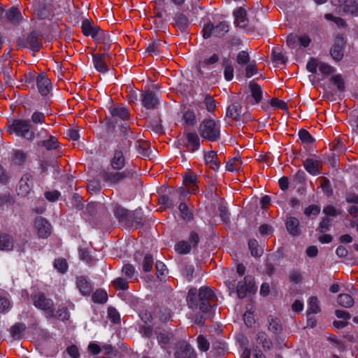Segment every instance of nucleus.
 I'll use <instances>...</instances> for the list:
<instances>
[{
  "mask_svg": "<svg viewBox=\"0 0 358 358\" xmlns=\"http://www.w3.org/2000/svg\"><path fill=\"white\" fill-rule=\"evenodd\" d=\"M217 298L212 289L201 287L199 290L192 288L187 296V302L189 308H199L203 313H212L217 306Z\"/></svg>",
  "mask_w": 358,
  "mask_h": 358,
  "instance_id": "nucleus-1",
  "label": "nucleus"
},
{
  "mask_svg": "<svg viewBox=\"0 0 358 358\" xmlns=\"http://www.w3.org/2000/svg\"><path fill=\"white\" fill-rule=\"evenodd\" d=\"M199 131L203 138L210 141H216L220 136V125L213 120H204L200 124Z\"/></svg>",
  "mask_w": 358,
  "mask_h": 358,
  "instance_id": "nucleus-2",
  "label": "nucleus"
},
{
  "mask_svg": "<svg viewBox=\"0 0 358 358\" xmlns=\"http://www.w3.org/2000/svg\"><path fill=\"white\" fill-rule=\"evenodd\" d=\"M103 180L114 186L126 180L127 179L137 178L138 174L133 169H127L122 172H104L102 175Z\"/></svg>",
  "mask_w": 358,
  "mask_h": 358,
  "instance_id": "nucleus-3",
  "label": "nucleus"
},
{
  "mask_svg": "<svg viewBox=\"0 0 358 358\" xmlns=\"http://www.w3.org/2000/svg\"><path fill=\"white\" fill-rule=\"evenodd\" d=\"M10 132H14L17 136L29 141H32L35 137L34 132L31 130L30 122L25 120H15L10 126Z\"/></svg>",
  "mask_w": 358,
  "mask_h": 358,
  "instance_id": "nucleus-4",
  "label": "nucleus"
},
{
  "mask_svg": "<svg viewBox=\"0 0 358 358\" xmlns=\"http://www.w3.org/2000/svg\"><path fill=\"white\" fill-rule=\"evenodd\" d=\"M131 145V141L124 139L122 144L118 145V148L114 152L113 156L110 159V166L113 169L120 171L125 166L124 153Z\"/></svg>",
  "mask_w": 358,
  "mask_h": 358,
  "instance_id": "nucleus-5",
  "label": "nucleus"
},
{
  "mask_svg": "<svg viewBox=\"0 0 358 358\" xmlns=\"http://www.w3.org/2000/svg\"><path fill=\"white\" fill-rule=\"evenodd\" d=\"M34 305L45 312L48 318L55 316L54 302L51 299L47 298L44 294H38L34 296Z\"/></svg>",
  "mask_w": 358,
  "mask_h": 358,
  "instance_id": "nucleus-6",
  "label": "nucleus"
},
{
  "mask_svg": "<svg viewBox=\"0 0 358 358\" xmlns=\"http://www.w3.org/2000/svg\"><path fill=\"white\" fill-rule=\"evenodd\" d=\"M229 30V25L226 21L220 22L216 25L211 22L206 24L203 29V36L208 38L211 35L217 37H222Z\"/></svg>",
  "mask_w": 358,
  "mask_h": 358,
  "instance_id": "nucleus-7",
  "label": "nucleus"
},
{
  "mask_svg": "<svg viewBox=\"0 0 358 358\" xmlns=\"http://www.w3.org/2000/svg\"><path fill=\"white\" fill-rule=\"evenodd\" d=\"M114 214L120 223L126 227H133L136 224V227L140 222L135 220L134 213L129 211L118 204L114 206Z\"/></svg>",
  "mask_w": 358,
  "mask_h": 358,
  "instance_id": "nucleus-8",
  "label": "nucleus"
},
{
  "mask_svg": "<svg viewBox=\"0 0 358 358\" xmlns=\"http://www.w3.org/2000/svg\"><path fill=\"white\" fill-rule=\"evenodd\" d=\"M199 234L195 231H191L189 241H180L175 245V250L180 255L190 253L192 248H195L199 243Z\"/></svg>",
  "mask_w": 358,
  "mask_h": 358,
  "instance_id": "nucleus-9",
  "label": "nucleus"
},
{
  "mask_svg": "<svg viewBox=\"0 0 358 358\" xmlns=\"http://www.w3.org/2000/svg\"><path fill=\"white\" fill-rule=\"evenodd\" d=\"M82 32L85 36H91L92 38L101 41L105 40L108 34H106L98 26L92 24L89 20H85L82 22Z\"/></svg>",
  "mask_w": 358,
  "mask_h": 358,
  "instance_id": "nucleus-10",
  "label": "nucleus"
},
{
  "mask_svg": "<svg viewBox=\"0 0 358 358\" xmlns=\"http://www.w3.org/2000/svg\"><path fill=\"white\" fill-rule=\"evenodd\" d=\"M17 45L20 47H28L34 52H38L42 47V36L37 31L29 33L26 38V45L19 39L17 41Z\"/></svg>",
  "mask_w": 358,
  "mask_h": 358,
  "instance_id": "nucleus-11",
  "label": "nucleus"
},
{
  "mask_svg": "<svg viewBox=\"0 0 358 358\" xmlns=\"http://www.w3.org/2000/svg\"><path fill=\"white\" fill-rule=\"evenodd\" d=\"M331 3L338 6L343 13L358 16V0H331Z\"/></svg>",
  "mask_w": 358,
  "mask_h": 358,
  "instance_id": "nucleus-12",
  "label": "nucleus"
},
{
  "mask_svg": "<svg viewBox=\"0 0 358 358\" xmlns=\"http://www.w3.org/2000/svg\"><path fill=\"white\" fill-rule=\"evenodd\" d=\"M33 187V176L30 173L24 174L19 182L17 194L22 196H26Z\"/></svg>",
  "mask_w": 358,
  "mask_h": 358,
  "instance_id": "nucleus-13",
  "label": "nucleus"
},
{
  "mask_svg": "<svg viewBox=\"0 0 358 358\" xmlns=\"http://www.w3.org/2000/svg\"><path fill=\"white\" fill-rule=\"evenodd\" d=\"M34 226L40 238H46L51 234L50 224L42 217H38L34 222Z\"/></svg>",
  "mask_w": 358,
  "mask_h": 358,
  "instance_id": "nucleus-14",
  "label": "nucleus"
},
{
  "mask_svg": "<svg viewBox=\"0 0 358 358\" xmlns=\"http://www.w3.org/2000/svg\"><path fill=\"white\" fill-rule=\"evenodd\" d=\"M254 289V282L251 277L245 276L243 281L238 282L236 286V292L238 298L243 299L248 292H252Z\"/></svg>",
  "mask_w": 358,
  "mask_h": 358,
  "instance_id": "nucleus-15",
  "label": "nucleus"
},
{
  "mask_svg": "<svg viewBox=\"0 0 358 358\" xmlns=\"http://www.w3.org/2000/svg\"><path fill=\"white\" fill-rule=\"evenodd\" d=\"M185 136L186 140L185 146L188 151L194 152L199 149L200 138L196 132H187Z\"/></svg>",
  "mask_w": 358,
  "mask_h": 358,
  "instance_id": "nucleus-16",
  "label": "nucleus"
},
{
  "mask_svg": "<svg viewBox=\"0 0 358 358\" xmlns=\"http://www.w3.org/2000/svg\"><path fill=\"white\" fill-rule=\"evenodd\" d=\"M93 63L95 69L101 73H106L108 71L106 62L109 57L107 52L93 55Z\"/></svg>",
  "mask_w": 358,
  "mask_h": 358,
  "instance_id": "nucleus-17",
  "label": "nucleus"
},
{
  "mask_svg": "<svg viewBox=\"0 0 358 358\" xmlns=\"http://www.w3.org/2000/svg\"><path fill=\"white\" fill-rule=\"evenodd\" d=\"M143 106L148 110L154 109L158 104L159 100L156 95L151 91H145L141 94Z\"/></svg>",
  "mask_w": 358,
  "mask_h": 358,
  "instance_id": "nucleus-18",
  "label": "nucleus"
},
{
  "mask_svg": "<svg viewBox=\"0 0 358 358\" xmlns=\"http://www.w3.org/2000/svg\"><path fill=\"white\" fill-rule=\"evenodd\" d=\"M76 287L83 296L90 295L93 289L92 283L83 275L76 278Z\"/></svg>",
  "mask_w": 358,
  "mask_h": 358,
  "instance_id": "nucleus-19",
  "label": "nucleus"
},
{
  "mask_svg": "<svg viewBox=\"0 0 358 358\" xmlns=\"http://www.w3.org/2000/svg\"><path fill=\"white\" fill-rule=\"evenodd\" d=\"M197 176L192 172H186L183 176V183L191 194H196L198 189Z\"/></svg>",
  "mask_w": 358,
  "mask_h": 358,
  "instance_id": "nucleus-20",
  "label": "nucleus"
},
{
  "mask_svg": "<svg viewBox=\"0 0 358 358\" xmlns=\"http://www.w3.org/2000/svg\"><path fill=\"white\" fill-rule=\"evenodd\" d=\"M344 40L342 37H337L334 44L331 48V55L335 61H340L343 57Z\"/></svg>",
  "mask_w": 358,
  "mask_h": 358,
  "instance_id": "nucleus-21",
  "label": "nucleus"
},
{
  "mask_svg": "<svg viewBox=\"0 0 358 358\" xmlns=\"http://www.w3.org/2000/svg\"><path fill=\"white\" fill-rule=\"evenodd\" d=\"M38 92L43 96L47 95L51 89V82L45 75L40 74L36 78Z\"/></svg>",
  "mask_w": 358,
  "mask_h": 358,
  "instance_id": "nucleus-22",
  "label": "nucleus"
},
{
  "mask_svg": "<svg viewBox=\"0 0 358 358\" xmlns=\"http://www.w3.org/2000/svg\"><path fill=\"white\" fill-rule=\"evenodd\" d=\"M176 358H196L194 349L188 344L180 345L175 352Z\"/></svg>",
  "mask_w": 358,
  "mask_h": 358,
  "instance_id": "nucleus-23",
  "label": "nucleus"
},
{
  "mask_svg": "<svg viewBox=\"0 0 358 358\" xmlns=\"http://www.w3.org/2000/svg\"><path fill=\"white\" fill-rule=\"evenodd\" d=\"M189 23L187 16L183 13H176L173 18L172 24L174 27L180 29L181 31H185L187 29Z\"/></svg>",
  "mask_w": 358,
  "mask_h": 358,
  "instance_id": "nucleus-24",
  "label": "nucleus"
},
{
  "mask_svg": "<svg viewBox=\"0 0 358 358\" xmlns=\"http://www.w3.org/2000/svg\"><path fill=\"white\" fill-rule=\"evenodd\" d=\"M285 224L287 230L291 235L296 236L301 234L300 224L297 218L294 217H288Z\"/></svg>",
  "mask_w": 358,
  "mask_h": 358,
  "instance_id": "nucleus-25",
  "label": "nucleus"
},
{
  "mask_svg": "<svg viewBox=\"0 0 358 358\" xmlns=\"http://www.w3.org/2000/svg\"><path fill=\"white\" fill-rule=\"evenodd\" d=\"M304 169L307 172L313 176H316L320 173L321 164L319 161L313 159H306L303 162Z\"/></svg>",
  "mask_w": 358,
  "mask_h": 358,
  "instance_id": "nucleus-26",
  "label": "nucleus"
},
{
  "mask_svg": "<svg viewBox=\"0 0 358 358\" xmlns=\"http://www.w3.org/2000/svg\"><path fill=\"white\" fill-rule=\"evenodd\" d=\"M226 115L227 117L231 118L233 120H241V106L237 102L231 103L227 109Z\"/></svg>",
  "mask_w": 358,
  "mask_h": 358,
  "instance_id": "nucleus-27",
  "label": "nucleus"
},
{
  "mask_svg": "<svg viewBox=\"0 0 358 358\" xmlns=\"http://www.w3.org/2000/svg\"><path fill=\"white\" fill-rule=\"evenodd\" d=\"M204 160L206 164L214 171H217L220 168V162L217 161V155L215 152L210 151L205 153Z\"/></svg>",
  "mask_w": 358,
  "mask_h": 358,
  "instance_id": "nucleus-28",
  "label": "nucleus"
},
{
  "mask_svg": "<svg viewBox=\"0 0 358 358\" xmlns=\"http://www.w3.org/2000/svg\"><path fill=\"white\" fill-rule=\"evenodd\" d=\"M235 16V23L240 27H245L248 24V19L246 17V10L242 8H238L234 12Z\"/></svg>",
  "mask_w": 358,
  "mask_h": 358,
  "instance_id": "nucleus-29",
  "label": "nucleus"
},
{
  "mask_svg": "<svg viewBox=\"0 0 358 358\" xmlns=\"http://www.w3.org/2000/svg\"><path fill=\"white\" fill-rule=\"evenodd\" d=\"M38 145L45 147L46 150H50L57 149L59 147V143L56 137L49 136L48 139L38 141Z\"/></svg>",
  "mask_w": 358,
  "mask_h": 358,
  "instance_id": "nucleus-30",
  "label": "nucleus"
},
{
  "mask_svg": "<svg viewBox=\"0 0 358 358\" xmlns=\"http://www.w3.org/2000/svg\"><path fill=\"white\" fill-rule=\"evenodd\" d=\"M6 16L7 20L13 24H17L22 20L20 11L16 8H11L8 10Z\"/></svg>",
  "mask_w": 358,
  "mask_h": 358,
  "instance_id": "nucleus-31",
  "label": "nucleus"
},
{
  "mask_svg": "<svg viewBox=\"0 0 358 358\" xmlns=\"http://www.w3.org/2000/svg\"><path fill=\"white\" fill-rule=\"evenodd\" d=\"M13 248V241L10 236L8 234L0 235V250H10Z\"/></svg>",
  "mask_w": 358,
  "mask_h": 358,
  "instance_id": "nucleus-32",
  "label": "nucleus"
},
{
  "mask_svg": "<svg viewBox=\"0 0 358 358\" xmlns=\"http://www.w3.org/2000/svg\"><path fill=\"white\" fill-rule=\"evenodd\" d=\"M250 89L251 95L255 100V103H259L262 99V90L260 86L255 83H251L250 84Z\"/></svg>",
  "mask_w": 358,
  "mask_h": 358,
  "instance_id": "nucleus-33",
  "label": "nucleus"
},
{
  "mask_svg": "<svg viewBox=\"0 0 358 358\" xmlns=\"http://www.w3.org/2000/svg\"><path fill=\"white\" fill-rule=\"evenodd\" d=\"M27 329V327L23 323H16L11 327L10 333L14 339H19L21 338L23 332Z\"/></svg>",
  "mask_w": 358,
  "mask_h": 358,
  "instance_id": "nucleus-34",
  "label": "nucleus"
},
{
  "mask_svg": "<svg viewBox=\"0 0 358 358\" xmlns=\"http://www.w3.org/2000/svg\"><path fill=\"white\" fill-rule=\"evenodd\" d=\"M337 301L338 304L345 308H350L354 304L353 298L348 294H341L338 295Z\"/></svg>",
  "mask_w": 358,
  "mask_h": 358,
  "instance_id": "nucleus-35",
  "label": "nucleus"
},
{
  "mask_svg": "<svg viewBox=\"0 0 358 358\" xmlns=\"http://www.w3.org/2000/svg\"><path fill=\"white\" fill-rule=\"evenodd\" d=\"M268 330L274 334H279L282 330L280 321L277 318L271 317L269 320Z\"/></svg>",
  "mask_w": 358,
  "mask_h": 358,
  "instance_id": "nucleus-36",
  "label": "nucleus"
},
{
  "mask_svg": "<svg viewBox=\"0 0 358 358\" xmlns=\"http://www.w3.org/2000/svg\"><path fill=\"white\" fill-rule=\"evenodd\" d=\"M180 216L184 220L190 221L193 218V215L189 207L185 203H180L178 206Z\"/></svg>",
  "mask_w": 358,
  "mask_h": 358,
  "instance_id": "nucleus-37",
  "label": "nucleus"
},
{
  "mask_svg": "<svg viewBox=\"0 0 358 358\" xmlns=\"http://www.w3.org/2000/svg\"><path fill=\"white\" fill-rule=\"evenodd\" d=\"M92 299L95 303H104L107 301L108 294L104 290L97 289L92 294Z\"/></svg>",
  "mask_w": 358,
  "mask_h": 358,
  "instance_id": "nucleus-38",
  "label": "nucleus"
},
{
  "mask_svg": "<svg viewBox=\"0 0 358 358\" xmlns=\"http://www.w3.org/2000/svg\"><path fill=\"white\" fill-rule=\"evenodd\" d=\"M248 246L253 257H260L263 254V250L259 246L258 242L255 239L250 240Z\"/></svg>",
  "mask_w": 358,
  "mask_h": 358,
  "instance_id": "nucleus-39",
  "label": "nucleus"
},
{
  "mask_svg": "<svg viewBox=\"0 0 358 358\" xmlns=\"http://www.w3.org/2000/svg\"><path fill=\"white\" fill-rule=\"evenodd\" d=\"M224 68V76L227 81H230L234 78V68L229 60H224L222 63Z\"/></svg>",
  "mask_w": 358,
  "mask_h": 358,
  "instance_id": "nucleus-40",
  "label": "nucleus"
},
{
  "mask_svg": "<svg viewBox=\"0 0 358 358\" xmlns=\"http://www.w3.org/2000/svg\"><path fill=\"white\" fill-rule=\"evenodd\" d=\"M241 159L240 158L235 157L227 162L226 169L229 171H238L241 168Z\"/></svg>",
  "mask_w": 358,
  "mask_h": 358,
  "instance_id": "nucleus-41",
  "label": "nucleus"
},
{
  "mask_svg": "<svg viewBox=\"0 0 358 358\" xmlns=\"http://www.w3.org/2000/svg\"><path fill=\"white\" fill-rule=\"evenodd\" d=\"M320 312L319 301L316 296H311L309 299V307L308 310V314L318 313Z\"/></svg>",
  "mask_w": 358,
  "mask_h": 358,
  "instance_id": "nucleus-42",
  "label": "nucleus"
},
{
  "mask_svg": "<svg viewBox=\"0 0 358 358\" xmlns=\"http://www.w3.org/2000/svg\"><path fill=\"white\" fill-rule=\"evenodd\" d=\"M111 115L113 117H117L124 120L129 117V112L127 109L124 107L115 108L111 110Z\"/></svg>",
  "mask_w": 358,
  "mask_h": 358,
  "instance_id": "nucleus-43",
  "label": "nucleus"
},
{
  "mask_svg": "<svg viewBox=\"0 0 358 358\" xmlns=\"http://www.w3.org/2000/svg\"><path fill=\"white\" fill-rule=\"evenodd\" d=\"M112 284L116 289L126 290L129 287L127 280L122 277H118L115 278L112 282Z\"/></svg>",
  "mask_w": 358,
  "mask_h": 358,
  "instance_id": "nucleus-44",
  "label": "nucleus"
},
{
  "mask_svg": "<svg viewBox=\"0 0 358 358\" xmlns=\"http://www.w3.org/2000/svg\"><path fill=\"white\" fill-rule=\"evenodd\" d=\"M330 81L336 86L339 91L343 92L345 90V82L341 74L332 76L330 78Z\"/></svg>",
  "mask_w": 358,
  "mask_h": 358,
  "instance_id": "nucleus-45",
  "label": "nucleus"
},
{
  "mask_svg": "<svg viewBox=\"0 0 358 358\" xmlns=\"http://www.w3.org/2000/svg\"><path fill=\"white\" fill-rule=\"evenodd\" d=\"M320 187L322 189L323 192L327 195L330 196L333 193V190L331 187L330 182L329 179H327L325 177H320Z\"/></svg>",
  "mask_w": 358,
  "mask_h": 358,
  "instance_id": "nucleus-46",
  "label": "nucleus"
},
{
  "mask_svg": "<svg viewBox=\"0 0 358 358\" xmlns=\"http://www.w3.org/2000/svg\"><path fill=\"white\" fill-rule=\"evenodd\" d=\"M154 263L153 257L151 255H146L142 262V268L145 272H149L152 269Z\"/></svg>",
  "mask_w": 358,
  "mask_h": 358,
  "instance_id": "nucleus-47",
  "label": "nucleus"
},
{
  "mask_svg": "<svg viewBox=\"0 0 358 358\" xmlns=\"http://www.w3.org/2000/svg\"><path fill=\"white\" fill-rule=\"evenodd\" d=\"M299 136L303 143L310 144L314 142V138L306 129H301L299 132Z\"/></svg>",
  "mask_w": 358,
  "mask_h": 358,
  "instance_id": "nucleus-48",
  "label": "nucleus"
},
{
  "mask_svg": "<svg viewBox=\"0 0 358 358\" xmlns=\"http://www.w3.org/2000/svg\"><path fill=\"white\" fill-rule=\"evenodd\" d=\"M320 72L324 75V76H330L335 73L336 69L334 67L324 63L321 62L319 64V69Z\"/></svg>",
  "mask_w": 358,
  "mask_h": 358,
  "instance_id": "nucleus-49",
  "label": "nucleus"
},
{
  "mask_svg": "<svg viewBox=\"0 0 358 358\" xmlns=\"http://www.w3.org/2000/svg\"><path fill=\"white\" fill-rule=\"evenodd\" d=\"M324 17L327 20L334 22L338 27H344L346 26L345 21L340 17H336L331 13H327L324 15Z\"/></svg>",
  "mask_w": 358,
  "mask_h": 358,
  "instance_id": "nucleus-50",
  "label": "nucleus"
},
{
  "mask_svg": "<svg viewBox=\"0 0 358 358\" xmlns=\"http://www.w3.org/2000/svg\"><path fill=\"white\" fill-rule=\"evenodd\" d=\"M27 158L26 154L24 153L22 151L20 150H16L14 152L13 157V162L16 165H21L23 164Z\"/></svg>",
  "mask_w": 358,
  "mask_h": 358,
  "instance_id": "nucleus-51",
  "label": "nucleus"
},
{
  "mask_svg": "<svg viewBox=\"0 0 358 358\" xmlns=\"http://www.w3.org/2000/svg\"><path fill=\"white\" fill-rule=\"evenodd\" d=\"M197 343L199 349L201 351L206 352L209 349L210 343L203 335L197 337Z\"/></svg>",
  "mask_w": 358,
  "mask_h": 358,
  "instance_id": "nucleus-52",
  "label": "nucleus"
},
{
  "mask_svg": "<svg viewBox=\"0 0 358 358\" xmlns=\"http://www.w3.org/2000/svg\"><path fill=\"white\" fill-rule=\"evenodd\" d=\"M257 340L259 343L262 345L264 349L269 350L271 348V343L264 333L258 334Z\"/></svg>",
  "mask_w": 358,
  "mask_h": 358,
  "instance_id": "nucleus-53",
  "label": "nucleus"
},
{
  "mask_svg": "<svg viewBox=\"0 0 358 358\" xmlns=\"http://www.w3.org/2000/svg\"><path fill=\"white\" fill-rule=\"evenodd\" d=\"M272 59L273 62L284 64L287 62V59L285 56L278 50H273L272 52Z\"/></svg>",
  "mask_w": 358,
  "mask_h": 358,
  "instance_id": "nucleus-54",
  "label": "nucleus"
},
{
  "mask_svg": "<svg viewBox=\"0 0 358 358\" xmlns=\"http://www.w3.org/2000/svg\"><path fill=\"white\" fill-rule=\"evenodd\" d=\"M219 60V57L217 54H213L210 57L200 61L199 63V68H205L209 65L216 63Z\"/></svg>",
  "mask_w": 358,
  "mask_h": 358,
  "instance_id": "nucleus-55",
  "label": "nucleus"
},
{
  "mask_svg": "<svg viewBox=\"0 0 358 358\" xmlns=\"http://www.w3.org/2000/svg\"><path fill=\"white\" fill-rule=\"evenodd\" d=\"M54 266L57 268L60 273H65L67 271L68 265L66 261L64 259H55L54 262Z\"/></svg>",
  "mask_w": 358,
  "mask_h": 358,
  "instance_id": "nucleus-56",
  "label": "nucleus"
},
{
  "mask_svg": "<svg viewBox=\"0 0 358 358\" xmlns=\"http://www.w3.org/2000/svg\"><path fill=\"white\" fill-rule=\"evenodd\" d=\"M250 61L249 54L246 51H241L236 57V62L240 65H245Z\"/></svg>",
  "mask_w": 358,
  "mask_h": 358,
  "instance_id": "nucleus-57",
  "label": "nucleus"
},
{
  "mask_svg": "<svg viewBox=\"0 0 358 358\" xmlns=\"http://www.w3.org/2000/svg\"><path fill=\"white\" fill-rule=\"evenodd\" d=\"M10 308V302L5 296H0V313L8 312Z\"/></svg>",
  "mask_w": 358,
  "mask_h": 358,
  "instance_id": "nucleus-58",
  "label": "nucleus"
},
{
  "mask_svg": "<svg viewBox=\"0 0 358 358\" xmlns=\"http://www.w3.org/2000/svg\"><path fill=\"white\" fill-rule=\"evenodd\" d=\"M122 272L128 279H131L135 274V268L133 265L127 264L122 267Z\"/></svg>",
  "mask_w": 358,
  "mask_h": 358,
  "instance_id": "nucleus-59",
  "label": "nucleus"
},
{
  "mask_svg": "<svg viewBox=\"0 0 358 358\" xmlns=\"http://www.w3.org/2000/svg\"><path fill=\"white\" fill-rule=\"evenodd\" d=\"M194 268L192 265H185L182 268V275L187 280H191L193 278Z\"/></svg>",
  "mask_w": 358,
  "mask_h": 358,
  "instance_id": "nucleus-60",
  "label": "nucleus"
},
{
  "mask_svg": "<svg viewBox=\"0 0 358 358\" xmlns=\"http://www.w3.org/2000/svg\"><path fill=\"white\" fill-rule=\"evenodd\" d=\"M320 63V62H318L316 59L311 58L306 64V69L309 72L315 73L317 69H319Z\"/></svg>",
  "mask_w": 358,
  "mask_h": 358,
  "instance_id": "nucleus-61",
  "label": "nucleus"
},
{
  "mask_svg": "<svg viewBox=\"0 0 358 358\" xmlns=\"http://www.w3.org/2000/svg\"><path fill=\"white\" fill-rule=\"evenodd\" d=\"M155 268L157 270L156 275H157V278H160V280H162L161 277L164 275L165 272L166 271L165 264L162 262L157 261L155 263Z\"/></svg>",
  "mask_w": 358,
  "mask_h": 358,
  "instance_id": "nucleus-62",
  "label": "nucleus"
},
{
  "mask_svg": "<svg viewBox=\"0 0 358 358\" xmlns=\"http://www.w3.org/2000/svg\"><path fill=\"white\" fill-rule=\"evenodd\" d=\"M183 120L188 125H194L196 122L194 113L192 111H187L183 115Z\"/></svg>",
  "mask_w": 358,
  "mask_h": 358,
  "instance_id": "nucleus-63",
  "label": "nucleus"
},
{
  "mask_svg": "<svg viewBox=\"0 0 358 358\" xmlns=\"http://www.w3.org/2000/svg\"><path fill=\"white\" fill-rule=\"evenodd\" d=\"M320 212V207L317 205H310L305 208L304 213L306 215L309 216L310 215H317Z\"/></svg>",
  "mask_w": 358,
  "mask_h": 358,
  "instance_id": "nucleus-64",
  "label": "nucleus"
}]
</instances>
